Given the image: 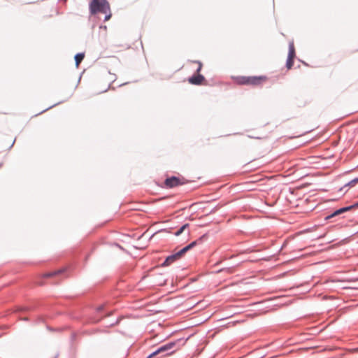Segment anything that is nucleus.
I'll use <instances>...</instances> for the list:
<instances>
[{
  "mask_svg": "<svg viewBox=\"0 0 358 358\" xmlns=\"http://www.w3.org/2000/svg\"><path fill=\"white\" fill-rule=\"evenodd\" d=\"M236 83L238 85L259 86L267 81L265 76H236L234 78Z\"/></svg>",
  "mask_w": 358,
  "mask_h": 358,
  "instance_id": "obj_1",
  "label": "nucleus"
},
{
  "mask_svg": "<svg viewBox=\"0 0 358 358\" xmlns=\"http://www.w3.org/2000/svg\"><path fill=\"white\" fill-rule=\"evenodd\" d=\"M101 12L106 14L105 21L111 17L110 6L106 0H92L91 2V14Z\"/></svg>",
  "mask_w": 358,
  "mask_h": 358,
  "instance_id": "obj_2",
  "label": "nucleus"
},
{
  "mask_svg": "<svg viewBox=\"0 0 358 358\" xmlns=\"http://www.w3.org/2000/svg\"><path fill=\"white\" fill-rule=\"evenodd\" d=\"M196 244V242L194 241V242L191 243L190 244H189L188 245H187L186 247L183 248L182 250H180L178 252L167 257L166 259H165L164 262L163 263V266H169V265H171L172 263H173L176 260H178L180 258H181L182 256L185 252H187L189 250H190L194 246H195Z\"/></svg>",
  "mask_w": 358,
  "mask_h": 358,
  "instance_id": "obj_3",
  "label": "nucleus"
},
{
  "mask_svg": "<svg viewBox=\"0 0 358 358\" xmlns=\"http://www.w3.org/2000/svg\"><path fill=\"white\" fill-rule=\"evenodd\" d=\"M194 62L198 64V68L196 71L198 74L196 76H193L191 78H189L188 79V81L189 83L192 85H201L203 82L205 80V78L202 75L199 74V72L201 71L202 68V63L199 61Z\"/></svg>",
  "mask_w": 358,
  "mask_h": 358,
  "instance_id": "obj_4",
  "label": "nucleus"
},
{
  "mask_svg": "<svg viewBox=\"0 0 358 358\" xmlns=\"http://www.w3.org/2000/svg\"><path fill=\"white\" fill-rule=\"evenodd\" d=\"M176 343L174 342H171L167 344H165L160 348H159L155 352L152 353L148 358H152L154 356L157 355L161 353L166 352L175 346Z\"/></svg>",
  "mask_w": 358,
  "mask_h": 358,
  "instance_id": "obj_5",
  "label": "nucleus"
},
{
  "mask_svg": "<svg viewBox=\"0 0 358 358\" xmlns=\"http://www.w3.org/2000/svg\"><path fill=\"white\" fill-rule=\"evenodd\" d=\"M67 269H68L67 267H63V268L55 270L53 271L47 272V273H45L44 274H43V277L48 278H54L56 276H59V275H61L65 273L67 271Z\"/></svg>",
  "mask_w": 358,
  "mask_h": 358,
  "instance_id": "obj_6",
  "label": "nucleus"
},
{
  "mask_svg": "<svg viewBox=\"0 0 358 358\" xmlns=\"http://www.w3.org/2000/svg\"><path fill=\"white\" fill-rule=\"evenodd\" d=\"M182 184V182L180 181V180L178 178L175 177V176L166 178L165 180L166 187H169V188L177 187Z\"/></svg>",
  "mask_w": 358,
  "mask_h": 358,
  "instance_id": "obj_7",
  "label": "nucleus"
},
{
  "mask_svg": "<svg viewBox=\"0 0 358 358\" xmlns=\"http://www.w3.org/2000/svg\"><path fill=\"white\" fill-rule=\"evenodd\" d=\"M352 208V206H348V207H345V208H340L338 210H336V211H334L331 215L327 216L326 217L327 220L328 219H330L331 217H334L335 216H337V215H339L341 214H342L343 213H345L350 209Z\"/></svg>",
  "mask_w": 358,
  "mask_h": 358,
  "instance_id": "obj_8",
  "label": "nucleus"
},
{
  "mask_svg": "<svg viewBox=\"0 0 358 358\" xmlns=\"http://www.w3.org/2000/svg\"><path fill=\"white\" fill-rule=\"evenodd\" d=\"M295 57H296V53H295V48H294V43L290 42L289 44V52H288L287 57L294 59Z\"/></svg>",
  "mask_w": 358,
  "mask_h": 358,
  "instance_id": "obj_9",
  "label": "nucleus"
},
{
  "mask_svg": "<svg viewBox=\"0 0 358 358\" xmlns=\"http://www.w3.org/2000/svg\"><path fill=\"white\" fill-rule=\"evenodd\" d=\"M85 57L83 53H78L75 56L76 64L77 66L80 64Z\"/></svg>",
  "mask_w": 358,
  "mask_h": 358,
  "instance_id": "obj_10",
  "label": "nucleus"
},
{
  "mask_svg": "<svg viewBox=\"0 0 358 358\" xmlns=\"http://www.w3.org/2000/svg\"><path fill=\"white\" fill-rule=\"evenodd\" d=\"M294 64V58L287 57L286 62V67L287 69H291Z\"/></svg>",
  "mask_w": 358,
  "mask_h": 358,
  "instance_id": "obj_11",
  "label": "nucleus"
},
{
  "mask_svg": "<svg viewBox=\"0 0 358 358\" xmlns=\"http://www.w3.org/2000/svg\"><path fill=\"white\" fill-rule=\"evenodd\" d=\"M188 227V224H184L183 226H182L179 230H178L176 233H175V235L178 236H180L183 231L184 230Z\"/></svg>",
  "mask_w": 358,
  "mask_h": 358,
  "instance_id": "obj_12",
  "label": "nucleus"
},
{
  "mask_svg": "<svg viewBox=\"0 0 358 358\" xmlns=\"http://www.w3.org/2000/svg\"><path fill=\"white\" fill-rule=\"evenodd\" d=\"M105 316L104 314H101L100 316H99L98 318H93V320L91 319V322H99L101 318H103Z\"/></svg>",
  "mask_w": 358,
  "mask_h": 358,
  "instance_id": "obj_13",
  "label": "nucleus"
},
{
  "mask_svg": "<svg viewBox=\"0 0 358 358\" xmlns=\"http://www.w3.org/2000/svg\"><path fill=\"white\" fill-rule=\"evenodd\" d=\"M103 305H101V306H99V307L96 308V313H101V311L103 310Z\"/></svg>",
  "mask_w": 358,
  "mask_h": 358,
  "instance_id": "obj_14",
  "label": "nucleus"
},
{
  "mask_svg": "<svg viewBox=\"0 0 358 358\" xmlns=\"http://www.w3.org/2000/svg\"><path fill=\"white\" fill-rule=\"evenodd\" d=\"M346 185L352 187V186L355 185V182H353V180H352L350 182H349Z\"/></svg>",
  "mask_w": 358,
  "mask_h": 358,
  "instance_id": "obj_15",
  "label": "nucleus"
},
{
  "mask_svg": "<svg viewBox=\"0 0 358 358\" xmlns=\"http://www.w3.org/2000/svg\"><path fill=\"white\" fill-rule=\"evenodd\" d=\"M353 182H355V184L358 182V178L353 180Z\"/></svg>",
  "mask_w": 358,
  "mask_h": 358,
  "instance_id": "obj_16",
  "label": "nucleus"
},
{
  "mask_svg": "<svg viewBox=\"0 0 358 358\" xmlns=\"http://www.w3.org/2000/svg\"><path fill=\"white\" fill-rule=\"evenodd\" d=\"M357 206H358V203H357Z\"/></svg>",
  "mask_w": 358,
  "mask_h": 358,
  "instance_id": "obj_17",
  "label": "nucleus"
}]
</instances>
